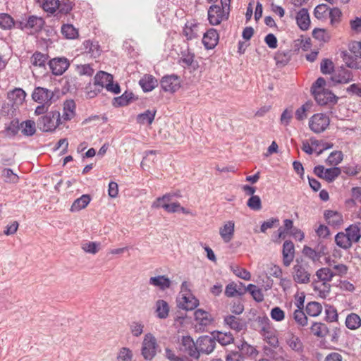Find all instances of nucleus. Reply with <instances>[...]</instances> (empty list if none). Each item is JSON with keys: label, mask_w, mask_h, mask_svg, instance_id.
<instances>
[{"label": "nucleus", "mask_w": 361, "mask_h": 361, "mask_svg": "<svg viewBox=\"0 0 361 361\" xmlns=\"http://www.w3.org/2000/svg\"><path fill=\"white\" fill-rule=\"evenodd\" d=\"M4 180L6 183H17L18 176L11 169H4L2 172Z\"/></svg>", "instance_id": "56"}, {"label": "nucleus", "mask_w": 361, "mask_h": 361, "mask_svg": "<svg viewBox=\"0 0 361 361\" xmlns=\"http://www.w3.org/2000/svg\"><path fill=\"white\" fill-rule=\"evenodd\" d=\"M334 63L331 60L324 59L320 64V70L323 74H330L334 70Z\"/></svg>", "instance_id": "60"}, {"label": "nucleus", "mask_w": 361, "mask_h": 361, "mask_svg": "<svg viewBox=\"0 0 361 361\" xmlns=\"http://www.w3.org/2000/svg\"><path fill=\"white\" fill-rule=\"evenodd\" d=\"M341 172V169L338 167L326 169L324 175V179L327 182L331 183L339 176Z\"/></svg>", "instance_id": "48"}, {"label": "nucleus", "mask_w": 361, "mask_h": 361, "mask_svg": "<svg viewBox=\"0 0 361 361\" xmlns=\"http://www.w3.org/2000/svg\"><path fill=\"white\" fill-rule=\"evenodd\" d=\"M133 93L125 92L121 96L114 98V105L115 106H126L133 100Z\"/></svg>", "instance_id": "41"}, {"label": "nucleus", "mask_w": 361, "mask_h": 361, "mask_svg": "<svg viewBox=\"0 0 361 361\" xmlns=\"http://www.w3.org/2000/svg\"><path fill=\"white\" fill-rule=\"evenodd\" d=\"M180 350L188 353L190 356L197 359L196 342L190 336H182L180 341Z\"/></svg>", "instance_id": "15"}, {"label": "nucleus", "mask_w": 361, "mask_h": 361, "mask_svg": "<svg viewBox=\"0 0 361 361\" xmlns=\"http://www.w3.org/2000/svg\"><path fill=\"white\" fill-rule=\"evenodd\" d=\"M247 290L252 295L253 299L257 302H262L264 300V295L260 289H259L255 285L249 284L247 287Z\"/></svg>", "instance_id": "53"}, {"label": "nucleus", "mask_w": 361, "mask_h": 361, "mask_svg": "<svg viewBox=\"0 0 361 361\" xmlns=\"http://www.w3.org/2000/svg\"><path fill=\"white\" fill-rule=\"evenodd\" d=\"M287 344L293 350L299 352L302 349V343L297 336L290 334L287 338Z\"/></svg>", "instance_id": "42"}, {"label": "nucleus", "mask_w": 361, "mask_h": 361, "mask_svg": "<svg viewBox=\"0 0 361 361\" xmlns=\"http://www.w3.org/2000/svg\"><path fill=\"white\" fill-rule=\"evenodd\" d=\"M309 268L307 263L297 259L293 267V278L295 282L300 284L308 283L311 276Z\"/></svg>", "instance_id": "5"}, {"label": "nucleus", "mask_w": 361, "mask_h": 361, "mask_svg": "<svg viewBox=\"0 0 361 361\" xmlns=\"http://www.w3.org/2000/svg\"><path fill=\"white\" fill-rule=\"evenodd\" d=\"M49 56L39 51H35L30 58V63L35 67L46 69V65L48 64Z\"/></svg>", "instance_id": "25"}, {"label": "nucleus", "mask_w": 361, "mask_h": 361, "mask_svg": "<svg viewBox=\"0 0 361 361\" xmlns=\"http://www.w3.org/2000/svg\"><path fill=\"white\" fill-rule=\"evenodd\" d=\"M156 110H146L144 113L140 114L137 116V122L140 124L151 125L156 115Z\"/></svg>", "instance_id": "32"}, {"label": "nucleus", "mask_w": 361, "mask_h": 361, "mask_svg": "<svg viewBox=\"0 0 361 361\" xmlns=\"http://www.w3.org/2000/svg\"><path fill=\"white\" fill-rule=\"evenodd\" d=\"M61 32L67 39H75L78 36L76 28L71 24H65L61 27Z\"/></svg>", "instance_id": "45"}, {"label": "nucleus", "mask_w": 361, "mask_h": 361, "mask_svg": "<svg viewBox=\"0 0 361 361\" xmlns=\"http://www.w3.org/2000/svg\"><path fill=\"white\" fill-rule=\"evenodd\" d=\"M315 276L317 279V281L322 282V285L324 286V288H326L325 290L329 293L330 285H327V283L331 281L333 277L335 276L334 271L329 267H322L316 271Z\"/></svg>", "instance_id": "17"}, {"label": "nucleus", "mask_w": 361, "mask_h": 361, "mask_svg": "<svg viewBox=\"0 0 361 361\" xmlns=\"http://www.w3.org/2000/svg\"><path fill=\"white\" fill-rule=\"evenodd\" d=\"M247 205L252 210H260L262 209V201L260 197L257 195L251 196L247 202Z\"/></svg>", "instance_id": "55"}, {"label": "nucleus", "mask_w": 361, "mask_h": 361, "mask_svg": "<svg viewBox=\"0 0 361 361\" xmlns=\"http://www.w3.org/2000/svg\"><path fill=\"white\" fill-rule=\"evenodd\" d=\"M311 102L305 103L301 107L298 108L295 111V118L298 121H302L307 118V111H309L312 107Z\"/></svg>", "instance_id": "52"}, {"label": "nucleus", "mask_w": 361, "mask_h": 361, "mask_svg": "<svg viewBox=\"0 0 361 361\" xmlns=\"http://www.w3.org/2000/svg\"><path fill=\"white\" fill-rule=\"evenodd\" d=\"M195 319L196 328L200 331H204L205 327L211 324L213 321L212 315L202 309H198L195 312Z\"/></svg>", "instance_id": "16"}, {"label": "nucleus", "mask_w": 361, "mask_h": 361, "mask_svg": "<svg viewBox=\"0 0 361 361\" xmlns=\"http://www.w3.org/2000/svg\"><path fill=\"white\" fill-rule=\"evenodd\" d=\"M20 128H22V133L26 136H32L36 132L35 123L31 120H27L21 123Z\"/></svg>", "instance_id": "40"}, {"label": "nucleus", "mask_w": 361, "mask_h": 361, "mask_svg": "<svg viewBox=\"0 0 361 361\" xmlns=\"http://www.w3.org/2000/svg\"><path fill=\"white\" fill-rule=\"evenodd\" d=\"M178 307L187 311L193 310L199 305V300L193 294L179 296L177 299Z\"/></svg>", "instance_id": "18"}, {"label": "nucleus", "mask_w": 361, "mask_h": 361, "mask_svg": "<svg viewBox=\"0 0 361 361\" xmlns=\"http://www.w3.org/2000/svg\"><path fill=\"white\" fill-rule=\"evenodd\" d=\"M174 196L173 194L171 193H167L163 195L162 197H159L156 199V200L152 203V208H159L161 207V205H163V203H169L171 198Z\"/></svg>", "instance_id": "58"}, {"label": "nucleus", "mask_w": 361, "mask_h": 361, "mask_svg": "<svg viewBox=\"0 0 361 361\" xmlns=\"http://www.w3.org/2000/svg\"><path fill=\"white\" fill-rule=\"evenodd\" d=\"M224 322L231 329L235 330L236 331H241L245 326V324L242 319L233 315L226 316L224 318Z\"/></svg>", "instance_id": "29"}, {"label": "nucleus", "mask_w": 361, "mask_h": 361, "mask_svg": "<svg viewBox=\"0 0 361 361\" xmlns=\"http://www.w3.org/2000/svg\"><path fill=\"white\" fill-rule=\"evenodd\" d=\"M310 329L314 336L321 338L325 337L329 333V329L326 325L320 322H314Z\"/></svg>", "instance_id": "34"}, {"label": "nucleus", "mask_w": 361, "mask_h": 361, "mask_svg": "<svg viewBox=\"0 0 361 361\" xmlns=\"http://www.w3.org/2000/svg\"><path fill=\"white\" fill-rule=\"evenodd\" d=\"M329 123V117L324 114H315L309 120V127L315 133L324 132Z\"/></svg>", "instance_id": "8"}, {"label": "nucleus", "mask_w": 361, "mask_h": 361, "mask_svg": "<svg viewBox=\"0 0 361 361\" xmlns=\"http://www.w3.org/2000/svg\"><path fill=\"white\" fill-rule=\"evenodd\" d=\"M94 86L98 87L101 90L106 88L108 92L114 94H118L121 92L119 85L114 83L113 75L104 71H99L96 74Z\"/></svg>", "instance_id": "3"}, {"label": "nucleus", "mask_w": 361, "mask_h": 361, "mask_svg": "<svg viewBox=\"0 0 361 361\" xmlns=\"http://www.w3.org/2000/svg\"><path fill=\"white\" fill-rule=\"evenodd\" d=\"M48 66L54 75H61L69 67L70 63L65 57L54 58L48 61Z\"/></svg>", "instance_id": "14"}, {"label": "nucleus", "mask_w": 361, "mask_h": 361, "mask_svg": "<svg viewBox=\"0 0 361 361\" xmlns=\"http://www.w3.org/2000/svg\"><path fill=\"white\" fill-rule=\"evenodd\" d=\"M312 36L316 39L322 42H326L329 39L328 33L324 29L315 28L312 32Z\"/></svg>", "instance_id": "57"}, {"label": "nucleus", "mask_w": 361, "mask_h": 361, "mask_svg": "<svg viewBox=\"0 0 361 361\" xmlns=\"http://www.w3.org/2000/svg\"><path fill=\"white\" fill-rule=\"evenodd\" d=\"M326 320L329 322H336L338 319L336 309L331 305L326 306L325 310Z\"/></svg>", "instance_id": "59"}, {"label": "nucleus", "mask_w": 361, "mask_h": 361, "mask_svg": "<svg viewBox=\"0 0 361 361\" xmlns=\"http://www.w3.org/2000/svg\"><path fill=\"white\" fill-rule=\"evenodd\" d=\"M329 9V8L327 5L319 4L314 8V15L317 19H325L328 16Z\"/></svg>", "instance_id": "54"}, {"label": "nucleus", "mask_w": 361, "mask_h": 361, "mask_svg": "<svg viewBox=\"0 0 361 361\" xmlns=\"http://www.w3.org/2000/svg\"><path fill=\"white\" fill-rule=\"evenodd\" d=\"M302 253L314 262L318 261L321 257L320 253L307 246L304 247Z\"/></svg>", "instance_id": "64"}, {"label": "nucleus", "mask_w": 361, "mask_h": 361, "mask_svg": "<svg viewBox=\"0 0 361 361\" xmlns=\"http://www.w3.org/2000/svg\"><path fill=\"white\" fill-rule=\"evenodd\" d=\"M259 322L262 325L260 329L261 335L271 346L276 347L278 345L279 341L274 329L270 324V320L268 317H264L259 318Z\"/></svg>", "instance_id": "7"}, {"label": "nucleus", "mask_w": 361, "mask_h": 361, "mask_svg": "<svg viewBox=\"0 0 361 361\" xmlns=\"http://www.w3.org/2000/svg\"><path fill=\"white\" fill-rule=\"evenodd\" d=\"M361 238V222H356L348 226L345 231L338 232L335 235L336 245L345 250H349L353 243H356Z\"/></svg>", "instance_id": "1"}, {"label": "nucleus", "mask_w": 361, "mask_h": 361, "mask_svg": "<svg viewBox=\"0 0 361 361\" xmlns=\"http://www.w3.org/2000/svg\"><path fill=\"white\" fill-rule=\"evenodd\" d=\"M156 313L159 319H166L169 316V306L166 301L164 300H158L156 302Z\"/></svg>", "instance_id": "30"}, {"label": "nucleus", "mask_w": 361, "mask_h": 361, "mask_svg": "<svg viewBox=\"0 0 361 361\" xmlns=\"http://www.w3.org/2000/svg\"><path fill=\"white\" fill-rule=\"evenodd\" d=\"M238 348L240 351V354H244L248 356H256L257 355V351L256 349L251 345L248 344L245 341H243L241 344H238Z\"/></svg>", "instance_id": "44"}, {"label": "nucleus", "mask_w": 361, "mask_h": 361, "mask_svg": "<svg viewBox=\"0 0 361 361\" xmlns=\"http://www.w3.org/2000/svg\"><path fill=\"white\" fill-rule=\"evenodd\" d=\"M183 35L188 40L197 37V25L194 22H187L183 28Z\"/></svg>", "instance_id": "33"}, {"label": "nucleus", "mask_w": 361, "mask_h": 361, "mask_svg": "<svg viewBox=\"0 0 361 361\" xmlns=\"http://www.w3.org/2000/svg\"><path fill=\"white\" fill-rule=\"evenodd\" d=\"M100 243L96 242H87L82 244V250L88 253L96 254L99 250Z\"/></svg>", "instance_id": "62"}, {"label": "nucleus", "mask_w": 361, "mask_h": 361, "mask_svg": "<svg viewBox=\"0 0 361 361\" xmlns=\"http://www.w3.org/2000/svg\"><path fill=\"white\" fill-rule=\"evenodd\" d=\"M331 80L336 84H346L353 80V75L351 71L340 67L335 70L331 76Z\"/></svg>", "instance_id": "13"}, {"label": "nucleus", "mask_w": 361, "mask_h": 361, "mask_svg": "<svg viewBox=\"0 0 361 361\" xmlns=\"http://www.w3.org/2000/svg\"><path fill=\"white\" fill-rule=\"evenodd\" d=\"M297 24L300 28L302 30H307L310 24V19L307 9L301 8L297 13L296 16Z\"/></svg>", "instance_id": "24"}, {"label": "nucleus", "mask_w": 361, "mask_h": 361, "mask_svg": "<svg viewBox=\"0 0 361 361\" xmlns=\"http://www.w3.org/2000/svg\"><path fill=\"white\" fill-rule=\"evenodd\" d=\"M149 283L154 287L159 288L161 290H164L171 286V280L165 275H159L151 277Z\"/></svg>", "instance_id": "23"}, {"label": "nucleus", "mask_w": 361, "mask_h": 361, "mask_svg": "<svg viewBox=\"0 0 361 361\" xmlns=\"http://www.w3.org/2000/svg\"><path fill=\"white\" fill-rule=\"evenodd\" d=\"M75 104L73 100L66 101L64 104L62 118L65 121L71 120L75 115Z\"/></svg>", "instance_id": "38"}, {"label": "nucleus", "mask_w": 361, "mask_h": 361, "mask_svg": "<svg viewBox=\"0 0 361 361\" xmlns=\"http://www.w3.org/2000/svg\"><path fill=\"white\" fill-rule=\"evenodd\" d=\"M293 318L300 326H305L307 325V317L303 310L296 309L293 314Z\"/></svg>", "instance_id": "46"}, {"label": "nucleus", "mask_w": 361, "mask_h": 361, "mask_svg": "<svg viewBox=\"0 0 361 361\" xmlns=\"http://www.w3.org/2000/svg\"><path fill=\"white\" fill-rule=\"evenodd\" d=\"M139 83L144 92H150L157 85V80L151 75H145Z\"/></svg>", "instance_id": "28"}, {"label": "nucleus", "mask_w": 361, "mask_h": 361, "mask_svg": "<svg viewBox=\"0 0 361 361\" xmlns=\"http://www.w3.org/2000/svg\"><path fill=\"white\" fill-rule=\"evenodd\" d=\"M293 118V109L291 107L286 109L281 115V123L285 126L289 125Z\"/></svg>", "instance_id": "61"}, {"label": "nucleus", "mask_w": 361, "mask_h": 361, "mask_svg": "<svg viewBox=\"0 0 361 361\" xmlns=\"http://www.w3.org/2000/svg\"><path fill=\"white\" fill-rule=\"evenodd\" d=\"M343 160V154L341 151L332 152L326 160L327 164L336 166Z\"/></svg>", "instance_id": "49"}, {"label": "nucleus", "mask_w": 361, "mask_h": 361, "mask_svg": "<svg viewBox=\"0 0 361 361\" xmlns=\"http://www.w3.org/2000/svg\"><path fill=\"white\" fill-rule=\"evenodd\" d=\"M216 347V341L213 336H202L196 341V348L197 350V359L200 354H210Z\"/></svg>", "instance_id": "9"}, {"label": "nucleus", "mask_w": 361, "mask_h": 361, "mask_svg": "<svg viewBox=\"0 0 361 361\" xmlns=\"http://www.w3.org/2000/svg\"><path fill=\"white\" fill-rule=\"evenodd\" d=\"M160 85L164 91L173 93L180 88V80L175 74L166 75L161 78Z\"/></svg>", "instance_id": "12"}, {"label": "nucleus", "mask_w": 361, "mask_h": 361, "mask_svg": "<svg viewBox=\"0 0 361 361\" xmlns=\"http://www.w3.org/2000/svg\"><path fill=\"white\" fill-rule=\"evenodd\" d=\"M279 225V219L278 218H271L262 224L260 231L262 233H265L267 229L271 228L274 226H277Z\"/></svg>", "instance_id": "63"}, {"label": "nucleus", "mask_w": 361, "mask_h": 361, "mask_svg": "<svg viewBox=\"0 0 361 361\" xmlns=\"http://www.w3.org/2000/svg\"><path fill=\"white\" fill-rule=\"evenodd\" d=\"M20 129V123L18 119L12 120L10 123L6 127L4 133L8 137H14L16 135Z\"/></svg>", "instance_id": "39"}, {"label": "nucleus", "mask_w": 361, "mask_h": 361, "mask_svg": "<svg viewBox=\"0 0 361 361\" xmlns=\"http://www.w3.org/2000/svg\"><path fill=\"white\" fill-rule=\"evenodd\" d=\"M129 327L132 335L139 337L143 333L145 326L142 322L134 321L130 324Z\"/></svg>", "instance_id": "50"}, {"label": "nucleus", "mask_w": 361, "mask_h": 361, "mask_svg": "<svg viewBox=\"0 0 361 361\" xmlns=\"http://www.w3.org/2000/svg\"><path fill=\"white\" fill-rule=\"evenodd\" d=\"M305 311L310 317H317L322 311V306L318 302H310L306 305Z\"/></svg>", "instance_id": "37"}, {"label": "nucleus", "mask_w": 361, "mask_h": 361, "mask_svg": "<svg viewBox=\"0 0 361 361\" xmlns=\"http://www.w3.org/2000/svg\"><path fill=\"white\" fill-rule=\"evenodd\" d=\"M208 20L212 25H218L228 18L229 14L221 8L220 6L212 5L208 9Z\"/></svg>", "instance_id": "10"}, {"label": "nucleus", "mask_w": 361, "mask_h": 361, "mask_svg": "<svg viewBox=\"0 0 361 361\" xmlns=\"http://www.w3.org/2000/svg\"><path fill=\"white\" fill-rule=\"evenodd\" d=\"M44 23V21L42 18L35 16H31L25 22V26L32 29L34 32H39L42 30Z\"/></svg>", "instance_id": "31"}, {"label": "nucleus", "mask_w": 361, "mask_h": 361, "mask_svg": "<svg viewBox=\"0 0 361 361\" xmlns=\"http://www.w3.org/2000/svg\"><path fill=\"white\" fill-rule=\"evenodd\" d=\"M60 121L59 112L51 111L38 119L37 127L43 132L53 131L60 124Z\"/></svg>", "instance_id": "4"}, {"label": "nucleus", "mask_w": 361, "mask_h": 361, "mask_svg": "<svg viewBox=\"0 0 361 361\" xmlns=\"http://www.w3.org/2000/svg\"><path fill=\"white\" fill-rule=\"evenodd\" d=\"M283 264L285 267H289L295 257L294 244L290 240H286L283 245Z\"/></svg>", "instance_id": "20"}, {"label": "nucleus", "mask_w": 361, "mask_h": 361, "mask_svg": "<svg viewBox=\"0 0 361 361\" xmlns=\"http://www.w3.org/2000/svg\"><path fill=\"white\" fill-rule=\"evenodd\" d=\"M159 345L156 338L150 333L145 335L142 343L141 353L145 360H152L158 351Z\"/></svg>", "instance_id": "6"}, {"label": "nucleus", "mask_w": 361, "mask_h": 361, "mask_svg": "<svg viewBox=\"0 0 361 361\" xmlns=\"http://www.w3.org/2000/svg\"><path fill=\"white\" fill-rule=\"evenodd\" d=\"M15 25L13 18L7 13H0V28L10 30Z\"/></svg>", "instance_id": "43"}, {"label": "nucleus", "mask_w": 361, "mask_h": 361, "mask_svg": "<svg viewBox=\"0 0 361 361\" xmlns=\"http://www.w3.org/2000/svg\"><path fill=\"white\" fill-rule=\"evenodd\" d=\"M133 351L126 347L120 348L116 357V361H132Z\"/></svg>", "instance_id": "47"}, {"label": "nucleus", "mask_w": 361, "mask_h": 361, "mask_svg": "<svg viewBox=\"0 0 361 361\" xmlns=\"http://www.w3.org/2000/svg\"><path fill=\"white\" fill-rule=\"evenodd\" d=\"M326 84V80L320 77L317 79L311 87V92L315 101L321 106L335 104L337 102V98L334 94L325 88Z\"/></svg>", "instance_id": "2"}, {"label": "nucleus", "mask_w": 361, "mask_h": 361, "mask_svg": "<svg viewBox=\"0 0 361 361\" xmlns=\"http://www.w3.org/2000/svg\"><path fill=\"white\" fill-rule=\"evenodd\" d=\"M345 325L348 329L355 330L361 326V318L355 313H350L345 319Z\"/></svg>", "instance_id": "35"}, {"label": "nucleus", "mask_w": 361, "mask_h": 361, "mask_svg": "<svg viewBox=\"0 0 361 361\" xmlns=\"http://www.w3.org/2000/svg\"><path fill=\"white\" fill-rule=\"evenodd\" d=\"M219 39V35L216 30L210 28L204 33L202 43L207 49H212L217 45Z\"/></svg>", "instance_id": "21"}, {"label": "nucleus", "mask_w": 361, "mask_h": 361, "mask_svg": "<svg viewBox=\"0 0 361 361\" xmlns=\"http://www.w3.org/2000/svg\"><path fill=\"white\" fill-rule=\"evenodd\" d=\"M54 93L53 91L42 87H37L32 94V99L37 103L51 104L54 102Z\"/></svg>", "instance_id": "11"}, {"label": "nucleus", "mask_w": 361, "mask_h": 361, "mask_svg": "<svg viewBox=\"0 0 361 361\" xmlns=\"http://www.w3.org/2000/svg\"><path fill=\"white\" fill-rule=\"evenodd\" d=\"M83 47L85 52L90 54L92 57L96 58L99 56L100 50L97 44L90 40H86L83 43Z\"/></svg>", "instance_id": "36"}, {"label": "nucleus", "mask_w": 361, "mask_h": 361, "mask_svg": "<svg viewBox=\"0 0 361 361\" xmlns=\"http://www.w3.org/2000/svg\"><path fill=\"white\" fill-rule=\"evenodd\" d=\"M43 9L48 13H54L57 8H60L59 0H44L42 4Z\"/></svg>", "instance_id": "51"}, {"label": "nucleus", "mask_w": 361, "mask_h": 361, "mask_svg": "<svg viewBox=\"0 0 361 361\" xmlns=\"http://www.w3.org/2000/svg\"><path fill=\"white\" fill-rule=\"evenodd\" d=\"M235 224L233 221H228L219 229V234L224 243H229L234 235Z\"/></svg>", "instance_id": "22"}, {"label": "nucleus", "mask_w": 361, "mask_h": 361, "mask_svg": "<svg viewBox=\"0 0 361 361\" xmlns=\"http://www.w3.org/2000/svg\"><path fill=\"white\" fill-rule=\"evenodd\" d=\"M324 217L326 223L334 228H338L343 224V215L336 211L325 210Z\"/></svg>", "instance_id": "19"}, {"label": "nucleus", "mask_w": 361, "mask_h": 361, "mask_svg": "<svg viewBox=\"0 0 361 361\" xmlns=\"http://www.w3.org/2000/svg\"><path fill=\"white\" fill-rule=\"evenodd\" d=\"M212 335L214 341H217L221 345H227L234 341V337L231 332L216 331Z\"/></svg>", "instance_id": "27"}, {"label": "nucleus", "mask_w": 361, "mask_h": 361, "mask_svg": "<svg viewBox=\"0 0 361 361\" xmlns=\"http://www.w3.org/2000/svg\"><path fill=\"white\" fill-rule=\"evenodd\" d=\"M91 197L90 195H82L79 198L76 199L71 205V211L72 212H79L85 209L90 202Z\"/></svg>", "instance_id": "26"}]
</instances>
